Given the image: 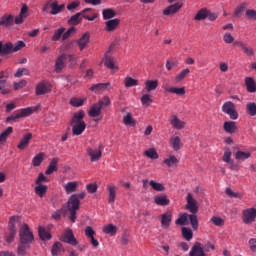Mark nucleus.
Here are the masks:
<instances>
[{"instance_id": "nucleus-60", "label": "nucleus", "mask_w": 256, "mask_h": 256, "mask_svg": "<svg viewBox=\"0 0 256 256\" xmlns=\"http://www.w3.org/2000/svg\"><path fill=\"white\" fill-rule=\"evenodd\" d=\"M61 247H63V244L61 242H55L52 245L51 254L52 255H58L61 253Z\"/></svg>"}, {"instance_id": "nucleus-61", "label": "nucleus", "mask_w": 256, "mask_h": 256, "mask_svg": "<svg viewBox=\"0 0 256 256\" xmlns=\"http://www.w3.org/2000/svg\"><path fill=\"white\" fill-rule=\"evenodd\" d=\"M63 33H65V28H59L57 31L54 32L52 36V41H59L61 37H63Z\"/></svg>"}, {"instance_id": "nucleus-8", "label": "nucleus", "mask_w": 256, "mask_h": 256, "mask_svg": "<svg viewBox=\"0 0 256 256\" xmlns=\"http://www.w3.org/2000/svg\"><path fill=\"white\" fill-rule=\"evenodd\" d=\"M62 243H67L68 245H72L75 247L79 245V241L75 238V234H73V230L67 228L64 233H62L61 239Z\"/></svg>"}, {"instance_id": "nucleus-55", "label": "nucleus", "mask_w": 256, "mask_h": 256, "mask_svg": "<svg viewBox=\"0 0 256 256\" xmlns=\"http://www.w3.org/2000/svg\"><path fill=\"white\" fill-rule=\"evenodd\" d=\"M188 221H189V214L183 213L178 217L175 223L176 225H187Z\"/></svg>"}, {"instance_id": "nucleus-42", "label": "nucleus", "mask_w": 256, "mask_h": 256, "mask_svg": "<svg viewBox=\"0 0 256 256\" xmlns=\"http://www.w3.org/2000/svg\"><path fill=\"white\" fill-rule=\"evenodd\" d=\"M164 164L167 165V167H177L179 164V159H177L175 155H170L164 160Z\"/></svg>"}, {"instance_id": "nucleus-57", "label": "nucleus", "mask_w": 256, "mask_h": 256, "mask_svg": "<svg viewBox=\"0 0 256 256\" xmlns=\"http://www.w3.org/2000/svg\"><path fill=\"white\" fill-rule=\"evenodd\" d=\"M149 185L154 189V191H165V186L155 180H150Z\"/></svg>"}, {"instance_id": "nucleus-56", "label": "nucleus", "mask_w": 256, "mask_h": 256, "mask_svg": "<svg viewBox=\"0 0 256 256\" xmlns=\"http://www.w3.org/2000/svg\"><path fill=\"white\" fill-rule=\"evenodd\" d=\"M144 155L149 159H159V154L155 151V148H150L144 152Z\"/></svg>"}, {"instance_id": "nucleus-53", "label": "nucleus", "mask_w": 256, "mask_h": 256, "mask_svg": "<svg viewBox=\"0 0 256 256\" xmlns=\"http://www.w3.org/2000/svg\"><path fill=\"white\" fill-rule=\"evenodd\" d=\"M103 231L106 233V235H111L113 237V235H116L117 233V227L113 224H108L104 226Z\"/></svg>"}, {"instance_id": "nucleus-13", "label": "nucleus", "mask_w": 256, "mask_h": 256, "mask_svg": "<svg viewBox=\"0 0 256 256\" xmlns=\"http://www.w3.org/2000/svg\"><path fill=\"white\" fill-rule=\"evenodd\" d=\"M0 93L1 95H9V93H11V88L9 82H7L5 72L0 73Z\"/></svg>"}, {"instance_id": "nucleus-39", "label": "nucleus", "mask_w": 256, "mask_h": 256, "mask_svg": "<svg viewBox=\"0 0 256 256\" xmlns=\"http://www.w3.org/2000/svg\"><path fill=\"white\" fill-rule=\"evenodd\" d=\"M31 249V244H26L23 242H20L17 248V254L19 256H25L27 255V250Z\"/></svg>"}, {"instance_id": "nucleus-59", "label": "nucleus", "mask_w": 256, "mask_h": 256, "mask_svg": "<svg viewBox=\"0 0 256 256\" xmlns=\"http://www.w3.org/2000/svg\"><path fill=\"white\" fill-rule=\"evenodd\" d=\"M43 163V153L37 154L33 159H32V165L33 167H39Z\"/></svg>"}, {"instance_id": "nucleus-5", "label": "nucleus", "mask_w": 256, "mask_h": 256, "mask_svg": "<svg viewBox=\"0 0 256 256\" xmlns=\"http://www.w3.org/2000/svg\"><path fill=\"white\" fill-rule=\"evenodd\" d=\"M19 241L20 243H26L27 245H32L35 243V236L33 235V232L29 229V225L24 224L20 228L19 231Z\"/></svg>"}, {"instance_id": "nucleus-12", "label": "nucleus", "mask_w": 256, "mask_h": 256, "mask_svg": "<svg viewBox=\"0 0 256 256\" xmlns=\"http://www.w3.org/2000/svg\"><path fill=\"white\" fill-rule=\"evenodd\" d=\"M66 209L70 213V216H69L70 221L72 223H75L77 219V211H79V204L77 203L76 200H74L72 204L67 202Z\"/></svg>"}, {"instance_id": "nucleus-27", "label": "nucleus", "mask_w": 256, "mask_h": 256, "mask_svg": "<svg viewBox=\"0 0 256 256\" xmlns=\"http://www.w3.org/2000/svg\"><path fill=\"white\" fill-rule=\"evenodd\" d=\"M234 45H236V47H241L243 53L248 57H253V55H255V50H253L251 46L245 45L243 42H235Z\"/></svg>"}, {"instance_id": "nucleus-11", "label": "nucleus", "mask_w": 256, "mask_h": 256, "mask_svg": "<svg viewBox=\"0 0 256 256\" xmlns=\"http://www.w3.org/2000/svg\"><path fill=\"white\" fill-rule=\"evenodd\" d=\"M186 202V209L187 211H189V213H199V205L197 204V200L193 198V195H191V193L187 194Z\"/></svg>"}, {"instance_id": "nucleus-32", "label": "nucleus", "mask_w": 256, "mask_h": 256, "mask_svg": "<svg viewBox=\"0 0 256 256\" xmlns=\"http://www.w3.org/2000/svg\"><path fill=\"white\" fill-rule=\"evenodd\" d=\"M154 203H156V205H159L160 207H167L170 201L167 198V195H158L154 197Z\"/></svg>"}, {"instance_id": "nucleus-2", "label": "nucleus", "mask_w": 256, "mask_h": 256, "mask_svg": "<svg viewBox=\"0 0 256 256\" xmlns=\"http://www.w3.org/2000/svg\"><path fill=\"white\" fill-rule=\"evenodd\" d=\"M25 47V42L19 40L15 44L11 42H6L3 44L2 41H0V55L2 57H5V55H11V53H17V51H21Z\"/></svg>"}, {"instance_id": "nucleus-62", "label": "nucleus", "mask_w": 256, "mask_h": 256, "mask_svg": "<svg viewBox=\"0 0 256 256\" xmlns=\"http://www.w3.org/2000/svg\"><path fill=\"white\" fill-rule=\"evenodd\" d=\"M84 103L85 100L81 98H72L70 100V105H72V107H83Z\"/></svg>"}, {"instance_id": "nucleus-63", "label": "nucleus", "mask_w": 256, "mask_h": 256, "mask_svg": "<svg viewBox=\"0 0 256 256\" xmlns=\"http://www.w3.org/2000/svg\"><path fill=\"white\" fill-rule=\"evenodd\" d=\"M246 19H250L252 21H256V10L248 9L245 12Z\"/></svg>"}, {"instance_id": "nucleus-36", "label": "nucleus", "mask_w": 256, "mask_h": 256, "mask_svg": "<svg viewBox=\"0 0 256 256\" xmlns=\"http://www.w3.org/2000/svg\"><path fill=\"white\" fill-rule=\"evenodd\" d=\"M188 219L192 229L197 231V229H199V218H197V213L188 214Z\"/></svg>"}, {"instance_id": "nucleus-48", "label": "nucleus", "mask_w": 256, "mask_h": 256, "mask_svg": "<svg viewBox=\"0 0 256 256\" xmlns=\"http://www.w3.org/2000/svg\"><path fill=\"white\" fill-rule=\"evenodd\" d=\"M170 143L174 151H179L181 149V138H179V136L171 138Z\"/></svg>"}, {"instance_id": "nucleus-64", "label": "nucleus", "mask_w": 256, "mask_h": 256, "mask_svg": "<svg viewBox=\"0 0 256 256\" xmlns=\"http://www.w3.org/2000/svg\"><path fill=\"white\" fill-rule=\"evenodd\" d=\"M124 125H135V120L133 119V116H131V113H127L126 116L123 118Z\"/></svg>"}, {"instance_id": "nucleus-35", "label": "nucleus", "mask_w": 256, "mask_h": 256, "mask_svg": "<svg viewBox=\"0 0 256 256\" xmlns=\"http://www.w3.org/2000/svg\"><path fill=\"white\" fill-rule=\"evenodd\" d=\"M38 235H39L41 241H49L52 237L51 233H49L47 231V229H45V227H43V226L38 227Z\"/></svg>"}, {"instance_id": "nucleus-4", "label": "nucleus", "mask_w": 256, "mask_h": 256, "mask_svg": "<svg viewBox=\"0 0 256 256\" xmlns=\"http://www.w3.org/2000/svg\"><path fill=\"white\" fill-rule=\"evenodd\" d=\"M19 221H21V217L19 216L10 217L8 225L9 234L5 238L6 243L11 244L15 241V236L17 235V224H19Z\"/></svg>"}, {"instance_id": "nucleus-33", "label": "nucleus", "mask_w": 256, "mask_h": 256, "mask_svg": "<svg viewBox=\"0 0 256 256\" xmlns=\"http://www.w3.org/2000/svg\"><path fill=\"white\" fill-rule=\"evenodd\" d=\"M77 187H79V183L77 181H72L64 185V190L67 195H71V193H75V191H77Z\"/></svg>"}, {"instance_id": "nucleus-20", "label": "nucleus", "mask_w": 256, "mask_h": 256, "mask_svg": "<svg viewBox=\"0 0 256 256\" xmlns=\"http://www.w3.org/2000/svg\"><path fill=\"white\" fill-rule=\"evenodd\" d=\"M47 93H51V85L45 82H40L36 86V95H45Z\"/></svg>"}, {"instance_id": "nucleus-28", "label": "nucleus", "mask_w": 256, "mask_h": 256, "mask_svg": "<svg viewBox=\"0 0 256 256\" xmlns=\"http://www.w3.org/2000/svg\"><path fill=\"white\" fill-rule=\"evenodd\" d=\"M181 7H183V3L177 2V3L173 4V5L168 6L163 11V14L164 15H173L174 13H177V11H179V9H181Z\"/></svg>"}, {"instance_id": "nucleus-43", "label": "nucleus", "mask_w": 256, "mask_h": 256, "mask_svg": "<svg viewBox=\"0 0 256 256\" xmlns=\"http://www.w3.org/2000/svg\"><path fill=\"white\" fill-rule=\"evenodd\" d=\"M34 191L38 197L43 198L47 193V185L37 184V186L34 188Z\"/></svg>"}, {"instance_id": "nucleus-19", "label": "nucleus", "mask_w": 256, "mask_h": 256, "mask_svg": "<svg viewBox=\"0 0 256 256\" xmlns=\"http://www.w3.org/2000/svg\"><path fill=\"white\" fill-rule=\"evenodd\" d=\"M109 89H111V83H98L90 87V91H93L94 93L109 91Z\"/></svg>"}, {"instance_id": "nucleus-29", "label": "nucleus", "mask_w": 256, "mask_h": 256, "mask_svg": "<svg viewBox=\"0 0 256 256\" xmlns=\"http://www.w3.org/2000/svg\"><path fill=\"white\" fill-rule=\"evenodd\" d=\"M0 25H4L8 29L15 25V17L13 15L4 16L0 19Z\"/></svg>"}, {"instance_id": "nucleus-31", "label": "nucleus", "mask_w": 256, "mask_h": 256, "mask_svg": "<svg viewBox=\"0 0 256 256\" xmlns=\"http://www.w3.org/2000/svg\"><path fill=\"white\" fill-rule=\"evenodd\" d=\"M119 23H121V20H119V18L106 21V31H108L109 33H111V31H115V29L119 27Z\"/></svg>"}, {"instance_id": "nucleus-22", "label": "nucleus", "mask_w": 256, "mask_h": 256, "mask_svg": "<svg viewBox=\"0 0 256 256\" xmlns=\"http://www.w3.org/2000/svg\"><path fill=\"white\" fill-rule=\"evenodd\" d=\"M223 129L226 133L233 135L237 133V123L235 121H226L223 124Z\"/></svg>"}, {"instance_id": "nucleus-44", "label": "nucleus", "mask_w": 256, "mask_h": 256, "mask_svg": "<svg viewBox=\"0 0 256 256\" xmlns=\"http://www.w3.org/2000/svg\"><path fill=\"white\" fill-rule=\"evenodd\" d=\"M167 93H174V95H185V87L177 88V87H167L165 88Z\"/></svg>"}, {"instance_id": "nucleus-37", "label": "nucleus", "mask_w": 256, "mask_h": 256, "mask_svg": "<svg viewBox=\"0 0 256 256\" xmlns=\"http://www.w3.org/2000/svg\"><path fill=\"white\" fill-rule=\"evenodd\" d=\"M250 157H251V152H243L241 150H238L235 153V159L238 162L246 161V159H249Z\"/></svg>"}, {"instance_id": "nucleus-34", "label": "nucleus", "mask_w": 256, "mask_h": 256, "mask_svg": "<svg viewBox=\"0 0 256 256\" xmlns=\"http://www.w3.org/2000/svg\"><path fill=\"white\" fill-rule=\"evenodd\" d=\"M101 111H103V108L98 105L97 103L93 104V106L90 108L88 115L89 117H99L101 115Z\"/></svg>"}, {"instance_id": "nucleus-40", "label": "nucleus", "mask_w": 256, "mask_h": 256, "mask_svg": "<svg viewBox=\"0 0 256 256\" xmlns=\"http://www.w3.org/2000/svg\"><path fill=\"white\" fill-rule=\"evenodd\" d=\"M159 87V81L158 80H148L145 82V89L149 93L151 91H155Z\"/></svg>"}, {"instance_id": "nucleus-51", "label": "nucleus", "mask_w": 256, "mask_h": 256, "mask_svg": "<svg viewBox=\"0 0 256 256\" xmlns=\"http://www.w3.org/2000/svg\"><path fill=\"white\" fill-rule=\"evenodd\" d=\"M190 73H191V70H190L189 68H186V69L182 70V71L175 77L176 83H181V81H183V79H185V77H187Z\"/></svg>"}, {"instance_id": "nucleus-15", "label": "nucleus", "mask_w": 256, "mask_h": 256, "mask_svg": "<svg viewBox=\"0 0 256 256\" xmlns=\"http://www.w3.org/2000/svg\"><path fill=\"white\" fill-rule=\"evenodd\" d=\"M67 61V54L58 56L55 60V71L61 73L65 69V62Z\"/></svg>"}, {"instance_id": "nucleus-18", "label": "nucleus", "mask_w": 256, "mask_h": 256, "mask_svg": "<svg viewBox=\"0 0 256 256\" xmlns=\"http://www.w3.org/2000/svg\"><path fill=\"white\" fill-rule=\"evenodd\" d=\"M189 256H208L203 250V246L201 243L196 242L195 245L192 247L191 251L189 252Z\"/></svg>"}, {"instance_id": "nucleus-26", "label": "nucleus", "mask_w": 256, "mask_h": 256, "mask_svg": "<svg viewBox=\"0 0 256 256\" xmlns=\"http://www.w3.org/2000/svg\"><path fill=\"white\" fill-rule=\"evenodd\" d=\"M57 163H59V158H53L45 171V175H53V173L58 171Z\"/></svg>"}, {"instance_id": "nucleus-14", "label": "nucleus", "mask_w": 256, "mask_h": 256, "mask_svg": "<svg viewBox=\"0 0 256 256\" xmlns=\"http://www.w3.org/2000/svg\"><path fill=\"white\" fill-rule=\"evenodd\" d=\"M160 218L161 227L163 229H169L171 221H173V213H171V211H167L166 213L160 215Z\"/></svg>"}, {"instance_id": "nucleus-9", "label": "nucleus", "mask_w": 256, "mask_h": 256, "mask_svg": "<svg viewBox=\"0 0 256 256\" xmlns=\"http://www.w3.org/2000/svg\"><path fill=\"white\" fill-rule=\"evenodd\" d=\"M103 144H100L98 148H87V155L90 157V161L95 163L101 159L103 155Z\"/></svg>"}, {"instance_id": "nucleus-30", "label": "nucleus", "mask_w": 256, "mask_h": 256, "mask_svg": "<svg viewBox=\"0 0 256 256\" xmlns=\"http://www.w3.org/2000/svg\"><path fill=\"white\" fill-rule=\"evenodd\" d=\"M50 9V15H59L65 9V4L59 5V2L54 1L50 4Z\"/></svg>"}, {"instance_id": "nucleus-23", "label": "nucleus", "mask_w": 256, "mask_h": 256, "mask_svg": "<svg viewBox=\"0 0 256 256\" xmlns=\"http://www.w3.org/2000/svg\"><path fill=\"white\" fill-rule=\"evenodd\" d=\"M244 83L248 93H256V81L253 77H246Z\"/></svg>"}, {"instance_id": "nucleus-38", "label": "nucleus", "mask_w": 256, "mask_h": 256, "mask_svg": "<svg viewBox=\"0 0 256 256\" xmlns=\"http://www.w3.org/2000/svg\"><path fill=\"white\" fill-rule=\"evenodd\" d=\"M80 199H85V192L71 195L70 198L68 199L67 203L73 204V202L76 201V203L78 204V207H80V205H81Z\"/></svg>"}, {"instance_id": "nucleus-47", "label": "nucleus", "mask_w": 256, "mask_h": 256, "mask_svg": "<svg viewBox=\"0 0 256 256\" xmlns=\"http://www.w3.org/2000/svg\"><path fill=\"white\" fill-rule=\"evenodd\" d=\"M102 15H103V19L107 21L109 19H113V17H116L117 12H115V10L111 8H107L102 11Z\"/></svg>"}, {"instance_id": "nucleus-3", "label": "nucleus", "mask_w": 256, "mask_h": 256, "mask_svg": "<svg viewBox=\"0 0 256 256\" xmlns=\"http://www.w3.org/2000/svg\"><path fill=\"white\" fill-rule=\"evenodd\" d=\"M91 11V8H86L82 12H78L70 17L68 20V25H79L81 21L84 19H87V21H95L97 19V15L89 16L87 13Z\"/></svg>"}, {"instance_id": "nucleus-10", "label": "nucleus", "mask_w": 256, "mask_h": 256, "mask_svg": "<svg viewBox=\"0 0 256 256\" xmlns=\"http://www.w3.org/2000/svg\"><path fill=\"white\" fill-rule=\"evenodd\" d=\"M256 219V209L255 208H247L242 212V220L245 225H249L255 222Z\"/></svg>"}, {"instance_id": "nucleus-25", "label": "nucleus", "mask_w": 256, "mask_h": 256, "mask_svg": "<svg viewBox=\"0 0 256 256\" xmlns=\"http://www.w3.org/2000/svg\"><path fill=\"white\" fill-rule=\"evenodd\" d=\"M27 11H28L27 5H23L20 10V14L14 18V23L16 25H21V23H23V21L27 19Z\"/></svg>"}, {"instance_id": "nucleus-6", "label": "nucleus", "mask_w": 256, "mask_h": 256, "mask_svg": "<svg viewBox=\"0 0 256 256\" xmlns=\"http://www.w3.org/2000/svg\"><path fill=\"white\" fill-rule=\"evenodd\" d=\"M33 114V108H23L14 112L11 116L6 118V123H17V119H23Z\"/></svg>"}, {"instance_id": "nucleus-54", "label": "nucleus", "mask_w": 256, "mask_h": 256, "mask_svg": "<svg viewBox=\"0 0 256 256\" xmlns=\"http://www.w3.org/2000/svg\"><path fill=\"white\" fill-rule=\"evenodd\" d=\"M182 237H184V239L186 241H191V239H193V230H191L187 227H183L182 228Z\"/></svg>"}, {"instance_id": "nucleus-41", "label": "nucleus", "mask_w": 256, "mask_h": 256, "mask_svg": "<svg viewBox=\"0 0 256 256\" xmlns=\"http://www.w3.org/2000/svg\"><path fill=\"white\" fill-rule=\"evenodd\" d=\"M11 133H13V127L10 126L0 134V145H5V142Z\"/></svg>"}, {"instance_id": "nucleus-21", "label": "nucleus", "mask_w": 256, "mask_h": 256, "mask_svg": "<svg viewBox=\"0 0 256 256\" xmlns=\"http://www.w3.org/2000/svg\"><path fill=\"white\" fill-rule=\"evenodd\" d=\"M32 139H33V134L31 133L25 134L21 139L20 143L18 144L17 149H19L20 151L27 149V147H29V141H31Z\"/></svg>"}, {"instance_id": "nucleus-1", "label": "nucleus", "mask_w": 256, "mask_h": 256, "mask_svg": "<svg viewBox=\"0 0 256 256\" xmlns=\"http://www.w3.org/2000/svg\"><path fill=\"white\" fill-rule=\"evenodd\" d=\"M83 119H85V112L83 110L73 115L70 122L73 135H82L85 129H87V124Z\"/></svg>"}, {"instance_id": "nucleus-16", "label": "nucleus", "mask_w": 256, "mask_h": 256, "mask_svg": "<svg viewBox=\"0 0 256 256\" xmlns=\"http://www.w3.org/2000/svg\"><path fill=\"white\" fill-rule=\"evenodd\" d=\"M91 36L88 32L84 33L78 40H76V44L79 47L80 51H83L89 45V40Z\"/></svg>"}, {"instance_id": "nucleus-45", "label": "nucleus", "mask_w": 256, "mask_h": 256, "mask_svg": "<svg viewBox=\"0 0 256 256\" xmlns=\"http://www.w3.org/2000/svg\"><path fill=\"white\" fill-rule=\"evenodd\" d=\"M207 15H209V10L202 8L197 12L194 19L195 21H204V19H207Z\"/></svg>"}, {"instance_id": "nucleus-46", "label": "nucleus", "mask_w": 256, "mask_h": 256, "mask_svg": "<svg viewBox=\"0 0 256 256\" xmlns=\"http://www.w3.org/2000/svg\"><path fill=\"white\" fill-rule=\"evenodd\" d=\"M247 5H249L247 2L241 3L236 9L234 10L233 17H241L243 15V11H245Z\"/></svg>"}, {"instance_id": "nucleus-50", "label": "nucleus", "mask_w": 256, "mask_h": 256, "mask_svg": "<svg viewBox=\"0 0 256 256\" xmlns=\"http://www.w3.org/2000/svg\"><path fill=\"white\" fill-rule=\"evenodd\" d=\"M246 111L250 117H255L256 116V103L255 102H250L246 104Z\"/></svg>"}, {"instance_id": "nucleus-52", "label": "nucleus", "mask_w": 256, "mask_h": 256, "mask_svg": "<svg viewBox=\"0 0 256 256\" xmlns=\"http://www.w3.org/2000/svg\"><path fill=\"white\" fill-rule=\"evenodd\" d=\"M77 31V28L75 26L70 27L66 32H63L62 34V41H67L69 37H73Z\"/></svg>"}, {"instance_id": "nucleus-17", "label": "nucleus", "mask_w": 256, "mask_h": 256, "mask_svg": "<svg viewBox=\"0 0 256 256\" xmlns=\"http://www.w3.org/2000/svg\"><path fill=\"white\" fill-rule=\"evenodd\" d=\"M108 191V203L113 205L115 203V199H117V186L115 184H110L107 186Z\"/></svg>"}, {"instance_id": "nucleus-49", "label": "nucleus", "mask_w": 256, "mask_h": 256, "mask_svg": "<svg viewBox=\"0 0 256 256\" xmlns=\"http://www.w3.org/2000/svg\"><path fill=\"white\" fill-rule=\"evenodd\" d=\"M124 85L125 87L129 88V87H137V85H139V81L135 78H132L130 76H127L124 80Z\"/></svg>"}, {"instance_id": "nucleus-24", "label": "nucleus", "mask_w": 256, "mask_h": 256, "mask_svg": "<svg viewBox=\"0 0 256 256\" xmlns=\"http://www.w3.org/2000/svg\"><path fill=\"white\" fill-rule=\"evenodd\" d=\"M170 125L174 129H177L178 131H181V129H185V122H183L177 115H172V118L170 120Z\"/></svg>"}, {"instance_id": "nucleus-58", "label": "nucleus", "mask_w": 256, "mask_h": 256, "mask_svg": "<svg viewBox=\"0 0 256 256\" xmlns=\"http://www.w3.org/2000/svg\"><path fill=\"white\" fill-rule=\"evenodd\" d=\"M97 104L103 109V107H109L111 105V99L109 96H104L102 99H100Z\"/></svg>"}, {"instance_id": "nucleus-7", "label": "nucleus", "mask_w": 256, "mask_h": 256, "mask_svg": "<svg viewBox=\"0 0 256 256\" xmlns=\"http://www.w3.org/2000/svg\"><path fill=\"white\" fill-rule=\"evenodd\" d=\"M222 112L229 115L232 121L239 119V113L235 109V104L231 101H227L222 105Z\"/></svg>"}]
</instances>
